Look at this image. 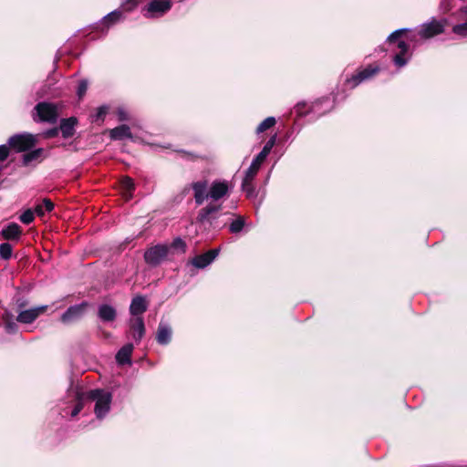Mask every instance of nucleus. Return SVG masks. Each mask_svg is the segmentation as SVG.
<instances>
[{
    "label": "nucleus",
    "mask_w": 467,
    "mask_h": 467,
    "mask_svg": "<svg viewBox=\"0 0 467 467\" xmlns=\"http://www.w3.org/2000/svg\"><path fill=\"white\" fill-rule=\"evenodd\" d=\"M245 225V220L242 216H238L235 220H234L229 226V230L232 234L240 233Z\"/></svg>",
    "instance_id": "nucleus-32"
},
{
    "label": "nucleus",
    "mask_w": 467,
    "mask_h": 467,
    "mask_svg": "<svg viewBox=\"0 0 467 467\" xmlns=\"http://www.w3.org/2000/svg\"><path fill=\"white\" fill-rule=\"evenodd\" d=\"M447 19H436L432 17L426 23L421 24L419 27L412 31L409 28H400L393 31L387 38L389 43L395 42L403 33L409 32L407 38L415 45L419 43V40H426L434 37L444 32L447 26Z\"/></svg>",
    "instance_id": "nucleus-1"
},
{
    "label": "nucleus",
    "mask_w": 467,
    "mask_h": 467,
    "mask_svg": "<svg viewBox=\"0 0 467 467\" xmlns=\"http://www.w3.org/2000/svg\"><path fill=\"white\" fill-rule=\"evenodd\" d=\"M34 218V212L31 209H27L19 216L20 221L25 224L31 223Z\"/></svg>",
    "instance_id": "nucleus-35"
},
{
    "label": "nucleus",
    "mask_w": 467,
    "mask_h": 467,
    "mask_svg": "<svg viewBox=\"0 0 467 467\" xmlns=\"http://www.w3.org/2000/svg\"><path fill=\"white\" fill-rule=\"evenodd\" d=\"M118 118L120 121L128 120L129 115L123 108H119L117 110Z\"/></svg>",
    "instance_id": "nucleus-41"
},
{
    "label": "nucleus",
    "mask_w": 467,
    "mask_h": 467,
    "mask_svg": "<svg viewBox=\"0 0 467 467\" xmlns=\"http://www.w3.org/2000/svg\"><path fill=\"white\" fill-rule=\"evenodd\" d=\"M120 186L123 191V194L125 195V198H131L132 192L135 189L133 180L130 177H124L120 182Z\"/></svg>",
    "instance_id": "nucleus-27"
},
{
    "label": "nucleus",
    "mask_w": 467,
    "mask_h": 467,
    "mask_svg": "<svg viewBox=\"0 0 467 467\" xmlns=\"http://www.w3.org/2000/svg\"><path fill=\"white\" fill-rule=\"evenodd\" d=\"M276 123L275 118L274 117H268L265 119H264L256 128V133L260 134L267 130L273 128Z\"/></svg>",
    "instance_id": "nucleus-31"
},
{
    "label": "nucleus",
    "mask_w": 467,
    "mask_h": 467,
    "mask_svg": "<svg viewBox=\"0 0 467 467\" xmlns=\"http://www.w3.org/2000/svg\"><path fill=\"white\" fill-rule=\"evenodd\" d=\"M17 325L16 323L11 318V317H5V329L8 334H15L17 331Z\"/></svg>",
    "instance_id": "nucleus-34"
},
{
    "label": "nucleus",
    "mask_w": 467,
    "mask_h": 467,
    "mask_svg": "<svg viewBox=\"0 0 467 467\" xmlns=\"http://www.w3.org/2000/svg\"><path fill=\"white\" fill-rule=\"evenodd\" d=\"M9 145H0V161H3L7 159L9 155Z\"/></svg>",
    "instance_id": "nucleus-40"
},
{
    "label": "nucleus",
    "mask_w": 467,
    "mask_h": 467,
    "mask_svg": "<svg viewBox=\"0 0 467 467\" xmlns=\"http://www.w3.org/2000/svg\"><path fill=\"white\" fill-rule=\"evenodd\" d=\"M147 303L143 296H135L130 306V313L131 316L140 317L147 310Z\"/></svg>",
    "instance_id": "nucleus-19"
},
{
    "label": "nucleus",
    "mask_w": 467,
    "mask_h": 467,
    "mask_svg": "<svg viewBox=\"0 0 467 467\" xmlns=\"http://www.w3.org/2000/svg\"><path fill=\"white\" fill-rule=\"evenodd\" d=\"M47 308V306H40L26 310H21L16 317V321L22 324L33 323Z\"/></svg>",
    "instance_id": "nucleus-13"
},
{
    "label": "nucleus",
    "mask_w": 467,
    "mask_h": 467,
    "mask_svg": "<svg viewBox=\"0 0 467 467\" xmlns=\"http://www.w3.org/2000/svg\"><path fill=\"white\" fill-rule=\"evenodd\" d=\"M171 7L170 0H151L147 5V12L150 14L163 15Z\"/></svg>",
    "instance_id": "nucleus-18"
},
{
    "label": "nucleus",
    "mask_w": 467,
    "mask_h": 467,
    "mask_svg": "<svg viewBox=\"0 0 467 467\" xmlns=\"http://www.w3.org/2000/svg\"><path fill=\"white\" fill-rule=\"evenodd\" d=\"M36 142V137L29 133L16 134L8 139L9 147L17 152L28 150Z\"/></svg>",
    "instance_id": "nucleus-9"
},
{
    "label": "nucleus",
    "mask_w": 467,
    "mask_h": 467,
    "mask_svg": "<svg viewBox=\"0 0 467 467\" xmlns=\"http://www.w3.org/2000/svg\"><path fill=\"white\" fill-rule=\"evenodd\" d=\"M333 108V103L329 98H322L315 101L311 106V112L317 115H323L330 111Z\"/></svg>",
    "instance_id": "nucleus-20"
},
{
    "label": "nucleus",
    "mask_w": 467,
    "mask_h": 467,
    "mask_svg": "<svg viewBox=\"0 0 467 467\" xmlns=\"http://www.w3.org/2000/svg\"><path fill=\"white\" fill-rule=\"evenodd\" d=\"M58 118L57 109L53 103L39 102L34 108L33 119L36 122L54 124Z\"/></svg>",
    "instance_id": "nucleus-4"
},
{
    "label": "nucleus",
    "mask_w": 467,
    "mask_h": 467,
    "mask_svg": "<svg viewBox=\"0 0 467 467\" xmlns=\"http://www.w3.org/2000/svg\"><path fill=\"white\" fill-rule=\"evenodd\" d=\"M88 398L95 402L94 412L99 420L103 419L110 410L112 395L104 389H92L88 391Z\"/></svg>",
    "instance_id": "nucleus-3"
},
{
    "label": "nucleus",
    "mask_w": 467,
    "mask_h": 467,
    "mask_svg": "<svg viewBox=\"0 0 467 467\" xmlns=\"http://www.w3.org/2000/svg\"><path fill=\"white\" fill-rule=\"evenodd\" d=\"M465 6H466V11L465 12H467V5H465Z\"/></svg>",
    "instance_id": "nucleus-44"
},
{
    "label": "nucleus",
    "mask_w": 467,
    "mask_h": 467,
    "mask_svg": "<svg viewBox=\"0 0 467 467\" xmlns=\"http://www.w3.org/2000/svg\"><path fill=\"white\" fill-rule=\"evenodd\" d=\"M16 305H17V307H18L19 309H22L23 307H25V306H26V301H25V300H23V299H18V300L16 301Z\"/></svg>",
    "instance_id": "nucleus-42"
},
{
    "label": "nucleus",
    "mask_w": 467,
    "mask_h": 467,
    "mask_svg": "<svg viewBox=\"0 0 467 467\" xmlns=\"http://www.w3.org/2000/svg\"><path fill=\"white\" fill-rule=\"evenodd\" d=\"M88 89V81L85 79H82L79 81L78 85L77 94L79 99H81L87 92Z\"/></svg>",
    "instance_id": "nucleus-37"
},
{
    "label": "nucleus",
    "mask_w": 467,
    "mask_h": 467,
    "mask_svg": "<svg viewBox=\"0 0 467 467\" xmlns=\"http://www.w3.org/2000/svg\"><path fill=\"white\" fill-rule=\"evenodd\" d=\"M466 6H462L453 16L456 18L457 23L452 26L451 32L458 38H467V12Z\"/></svg>",
    "instance_id": "nucleus-10"
},
{
    "label": "nucleus",
    "mask_w": 467,
    "mask_h": 467,
    "mask_svg": "<svg viewBox=\"0 0 467 467\" xmlns=\"http://www.w3.org/2000/svg\"><path fill=\"white\" fill-rule=\"evenodd\" d=\"M172 330L169 324L165 322H160L156 333V340L158 344L166 346L171 340Z\"/></svg>",
    "instance_id": "nucleus-17"
},
{
    "label": "nucleus",
    "mask_w": 467,
    "mask_h": 467,
    "mask_svg": "<svg viewBox=\"0 0 467 467\" xmlns=\"http://www.w3.org/2000/svg\"><path fill=\"white\" fill-rule=\"evenodd\" d=\"M88 306L87 302H82L78 305L69 306L61 316L60 320L64 324H70L77 320H79L86 312V308Z\"/></svg>",
    "instance_id": "nucleus-11"
},
{
    "label": "nucleus",
    "mask_w": 467,
    "mask_h": 467,
    "mask_svg": "<svg viewBox=\"0 0 467 467\" xmlns=\"http://www.w3.org/2000/svg\"><path fill=\"white\" fill-rule=\"evenodd\" d=\"M276 141V135L272 136L265 144L262 150L254 158L249 168L246 170L248 177H255L262 163L271 152Z\"/></svg>",
    "instance_id": "nucleus-6"
},
{
    "label": "nucleus",
    "mask_w": 467,
    "mask_h": 467,
    "mask_svg": "<svg viewBox=\"0 0 467 467\" xmlns=\"http://www.w3.org/2000/svg\"><path fill=\"white\" fill-rule=\"evenodd\" d=\"M98 316L103 322H112L116 319L117 311L112 306L102 304L98 308Z\"/></svg>",
    "instance_id": "nucleus-21"
},
{
    "label": "nucleus",
    "mask_w": 467,
    "mask_h": 467,
    "mask_svg": "<svg viewBox=\"0 0 467 467\" xmlns=\"http://www.w3.org/2000/svg\"><path fill=\"white\" fill-rule=\"evenodd\" d=\"M191 187L197 205L202 204L208 199L216 202L228 195L230 191L229 182L221 180L213 181L209 187L207 181H198L192 182Z\"/></svg>",
    "instance_id": "nucleus-2"
},
{
    "label": "nucleus",
    "mask_w": 467,
    "mask_h": 467,
    "mask_svg": "<svg viewBox=\"0 0 467 467\" xmlns=\"http://www.w3.org/2000/svg\"><path fill=\"white\" fill-rule=\"evenodd\" d=\"M129 324L133 339L139 343L145 335V325L142 317L130 318Z\"/></svg>",
    "instance_id": "nucleus-16"
},
{
    "label": "nucleus",
    "mask_w": 467,
    "mask_h": 467,
    "mask_svg": "<svg viewBox=\"0 0 467 467\" xmlns=\"http://www.w3.org/2000/svg\"><path fill=\"white\" fill-rule=\"evenodd\" d=\"M110 138L114 140L131 139L132 134L128 125L122 124L110 130Z\"/></svg>",
    "instance_id": "nucleus-24"
},
{
    "label": "nucleus",
    "mask_w": 467,
    "mask_h": 467,
    "mask_svg": "<svg viewBox=\"0 0 467 467\" xmlns=\"http://www.w3.org/2000/svg\"><path fill=\"white\" fill-rule=\"evenodd\" d=\"M125 3H132L135 2V0H123Z\"/></svg>",
    "instance_id": "nucleus-43"
},
{
    "label": "nucleus",
    "mask_w": 467,
    "mask_h": 467,
    "mask_svg": "<svg viewBox=\"0 0 467 467\" xmlns=\"http://www.w3.org/2000/svg\"><path fill=\"white\" fill-rule=\"evenodd\" d=\"M171 247L173 248L174 250H179V251L184 253L185 248H186V244L182 238L177 237L172 241Z\"/></svg>",
    "instance_id": "nucleus-36"
},
{
    "label": "nucleus",
    "mask_w": 467,
    "mask_h": 467,
    "mask_svg": "<svg viewBox=\"0 0 467 467\" xmlns=\"http://www.w3.org/2000/svg\"><path fill=\"white\" fill-rule=\"evenodd\" d=\"M23 231L16 223H10L0 231L1 237L5 241L17 242L22 236Z\"/></svg>",
    "instance_id": "nucleus-14"
},
{
    "label": "nucleus",
    "mask_w": 467,
    "mask_h": 467,
    "mask_svg": "<svg viewBox=\"0 0 467 467\" xmlns=\"http://www.w3.org/2000/svg\"><path fill=\"white\" fill-rule=\"evenodd\" d=\"M121 17H122L121 11L114 10L103 17L102 25H106L107 26H109L115 24L116 22L119 21L121 19Z\"/></svg>",
    "instance_id": "nucleus-29"
},
{
    "label": "nucleus",
    "mask_w": 467,
    "mask_h": 467,
    "mask_svg": "<svg viewBox=\"0 0 467 467\" xmlns=\"http://www.w3.org/2000/svg\"><path fill=\"white\" fill-rule=\"evenodd\" d=\"M133 345L131 343H128L124 345L116 354V361L119 365L130 364L131 363V354L133 352Z\"/></svg>",
    "instance_id": "nucleus-22"
},
{
    "label": "nucleus",
    "mask_w": 467,
    "mask_h": 467,
    "mask_svg": "<svg viewBox=\"0 0 467 467\" xmlns=\"http://www.w3.org/2000/svg\"><path fill=\"white\" fill-rule=\"evenodd\" d=\"M54 209V204L49 199H44L43 202L36 205L35 213L38 216H43L45 212H51Z\"/></svg>",
    "instance_id": "nucleus-30"
},
{
    "label": "nucleus",
    "mask_w": 467,
    "mask_h": 467,
    "mask_svg": "<svg viewBox=\"0 0 467 467\" xmlns=\"http://www.w3.org/2000/svg\"><path fill=\"white\" fill-rule=\"evenodd\" d=\"M221 209V205L207 204L198 212L196 223L204 228H207V226L213 227V223L218 218L217 213Z\"/></svg>",
    "instance_id": "nucleus-7"
},
{
    "label": "nucleus",
    "mask_w": 467,
    "mask_h": 467,
    "mask_svg": "<svg viewBox=\"0 0 467 467\" xmlns=\"http://www.w3.org/2000/svg\"><path fill=\"white\" fill-rule=\"evenodd\" d=\"M169 253V247L166 244H156L150 247L144 253V260L150 266H157L164 261Z\"/></svg>",
    "instance_id": "nucleus-8"
},
{
    "label": "nucleus",
    "mask_w": 467,
    "mask_h": 467,
    "mask_svg": "<svg viewBox=\"0 0 467 467\" xmlns=\"http://www.w3.org/2000/svg\"><path fill=\"white\" fill-rule=\"evenodd\" d=\"M13 254V246L5 242L0 244V258L9 260Z\"/></svg>",
    "instance_id": "nucleus-33"
},
{
    "label": "nucleus",
    "mask_w": 467,
    "mask_h": 467,
    "mask_svg": "<svg viewBox=\"0 0 467 467\" xmlns=\"http://www.w3.org/2000/svg\"><path fill=\"white\" fill-rule=\"evenodd\" d=\"M108 107L101 106L98 108L96 115L94 116V120L103 119L105 115L107 114Z\"/></svg>",
    "instance_id": "nucleus-38"
},
{
    "label": "nucleus",
    "mask_w": 467,
    "mask_h": 467,
    "mask_svg": "<svg viewBox=\"0 0 467 467\" xmlns=\"http://www.w3.org/2000/svg\"><path fill=\"white\" fill-rule=\"evenodd\" d=\"M67 406L62 408V416L67 417L70 415L72 418L76 417L83 409L84 406V394L76 389H71L67 393Z\"/></svg>",
    "instance_id": "nucleus-5"
},
{
    "label": "nucleus",
    "mask_w": 467,
    "mask_h": 467,
    "mask_svg": "<svg viewBox=\"0 0 467 467\" xmlns=\"http://www.w3.org/2000/svg\"><path fill=\"white\" fill-rule=\"evenodd\" d=\"M77 124L76 118L63 119L60 121L59 130L62 133L63 138L68 139L75 133V126Z\"/></svg>",
    "instance_id": "nucleus-23"
},
{
    "label": "nucleus",
    "mask_w": 467,
    "mask_h": 467,
    "mask_svg": "<svg viewBox=\"0 0 467 467\" xmlns=\"http://www.w3.org/2000/svg\"><path fill=\"white\" fill-rule=\"evenodd\" d=\"M218 254V249H213L202 254L194 256L191 263L196 268L202 269L212 264L213 261L217 257Z\"/></svg>",
    "instance_id": "nucleus-15"
},
{
    "label": "nucleus",
    "mask_w": 467,
    "mask_h": 467,
    "mask_svg": "<svg viewBox=\"0 0 467 467\" xmlns=\"http://www.w3.org/2000/svg\"><path fill=\"white\" fill-rule=\"evenodd\" d=\"M398 47L400 49V53L394 56L393 62L398 67H404L408 62V59L405 58L404 56L408 52L409 46L405 41L401 40L399 41Z\"/></svg>",
    "instance_id": "nucleus-25"
},
{
    "label": "nucleus",
    "mask_w": 467,
    "mask_h": 467,
    "mask_svg": "<svg viewBox=\"0 0 467 467\" xmlns=\"http://www.w3.org/2000/svg\"><path fill=\"white\" fill-rule=\"evenodd\" d=\"M43 153V149L38 148L29 152H26L22 157V162L24 165H29L33 161H39Z\"/></svg>",
    "instance_id": "nucleus-26"
},
{
    "label": "nucleus",
    "mask_w": 467,
    "mask_h": 467,
    "mask_svg": "<svg viewBox=\"0 0 467 467\" xmlns=\"http://www.w3.org/2000/svg\"><path fill=\"white\" fill-rule=\"evenodd\" d=\"M254 177H248V172L245 171L243 182L242 189L246 193L247 197H252L254 193V187L253 185V181Z\"/></svg>",
    "instance_id": "nucleus-28"
},
{
    "label": "nucleus",
    "mask_w": 467,
    "mask_h": 467,
    "mask_svg": "<svg viewBox=\"0 0 467 467\" xmlns=\"http://www.w3.org/2000/svg\"><path fill=\"white\" fill-rule=\"evenodd\" d=\"M379 71V67L368 66V67L359 70L357 74L347 79L348 84L353 88L358 86L365 80L371 78Z\"/></svg>",
    "instance_id": "nucleus-12"
},
{
    "label": "nucleus",
    "mask_w": 467,
    "mask_h": 467,
    "mask_svg": "<svg viewBox=\"0 0 467 467\" xmlns=\"http://www.w3.org/2000/svg\"><path fill=\"white\" fill-rule=\"evenodd\" d=\"M58 132H59V128H52V129L45 130L42 133V135H43V137L49 139V138H54V137L57 136Z\"/></svg>",
    "instance_id": "nucleus-39"
}]
</instances>
